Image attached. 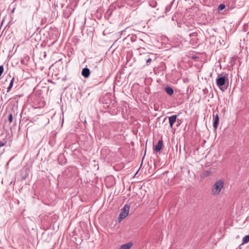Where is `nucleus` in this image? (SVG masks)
Masks as SVG:
<instances>
[{
    "instance_id": "obj_14",
    "label": "nucleus",
    "mask_w": 249,
    "mask_h": 249,
    "mask_svg": "<svg viewBox=\"0 0 249 249\" xmlns=\"http://www.w3.org/2000/svg\"><path fill=\"white\" fill-rule=\"evenodd\" d=\"M225 8V5L224 4H220L218 7V11H221L223 10Z\"/></svg>"
},
{
    "instance_id": "obj_18",
    "label": "nucleus",
    "mask_w": 249,
    "mask_h": 249,
    "mask_svg": "<svg viewBox=\"0 0 249 249\" xmlns=\"http://www.w3.org/2000/svg\"><path fill=\"white\" fill-rule=\"evenodd\" d=\"M203 174L206 177L209 176L211 174V172L209 171H206L204 172Z\"/></svg>"
},
{
    "instance_id": "obj_4",
    "label": "nucleus",
    "mask_w": 249,
    "mask_h": 249,
    "mask_svg": "<svg viewBox=\"0 0 249 249\" xmlns=\"http://www.w3.org/2000/svg\"><path fill=\"white\" fill-rule=\"evenodd\" d=\"M11 18L12 17H4L1 21V24H5L6 26L8 25L12 22Z\"/></svg>"
},
{
    "instance_id": "obj_20",
    "label": "nucleus",
    "mask_w": 249,
    "mask_h": 249,
    "mask_svg": "<svg viewBox=\"0 0 249 249\" xmlns=\"http://www.w3.org/2000/svg\"><path fill=\"white\" fill-rule=\"evenodd\" d=\"M113 9V7L111 6V7H110L107 10V13L109 15L110 14H111V11Z\"/></svg>"
},
{
    "instance_id": "obj_25",
    "label": "nucleus",
    "mask_w": 249,
    "mask_h": 249,
    "mask_svg": "<svg viewBox=\"0 0 249 249\" xmlns=\"http://www.w3.org/2000/svg\"><path fill=\"white\" fill-rule=\"evenodd\" d=\"M207 22H208L207 21V22L206 21V22H203V23H202V24H206Z\"/></svg>"
},
{
    "instance_id": "obj_26",
    "label": "nucleus",
    "mask_w": 249,
    "mask_h": 249,
    "mask_svg": "<svg viewBox=\"0 0 249 249\" xmlns=\"http://www.w3.org/2000/svg\"><path fill=\"white\" fill-rule=\"evenodd\" d=\"M84 22L85 23V21H86V18H84Z\"/></svg>"
},
{
    "instance_id": "obj_13",
    "label": "nucleus",
    "mask_w": 249,
    "mask_h": 249,
    "mask_svg": "<svg viewBox=\"0 0 249 249\" xmlns=\"http://www.w3.org/2000/svg\"><path fill=\"white\" fill-rule=\"evenodd\" d=\"M243 242L241 245L247 243L249 242V235H246L243 238Z\"/></svg>"
},
{
    "instance_id": "obj_3",
    "label": "nucleus",
    "mask_w": 249,
    "mask_h": 249,
    "mask_svg": "<svg viewBox=\"0 0 249 249\" xmlns=\"http://www.w3.org/2000/svg\"><path fill=\"white\" fill-rule=\"evenodd\" d=\"M129 208V205L128 204H125L122 208V211L119 214V219H120V221L127 216L128 214Z\"/></svg>"
},
{
    "instance_id": "obj_5",
    "label": "nucleus",
    "mask_w": 249,
    "mask_h": 249,
    "mask_svg": "<svg viewBox=\"0 0 249 249\" xmlns=\"http://www.w3.org/2000/svg\"><path fill=\"white\" fill-rule=\"evenodd\" d=\"M213 127L215 129H217L218 127V124L219 123V116L217 114L213 115Z\"/></svg>"
},
{
    "instance_id": "obj_10",
    "label": "nucleus",
    "mask_w": 249,
    "mask_h": 249,
    "mask_svg": "<svg viewBox=\"0 0 249 249\" xmlns=\"http://www.w3.org/2000/svg\"><path fill=\"white\" fill-rule=\"evenodd\" d=\"M132 246V244L129 242L127 244L122 245L118 249H130Z\"/></svg>"
},
{
    "instance_id": "obj_24",
    "label": "nucleus",
    "mask_w": 249,
    "mask_h": 249,
    "mask_svg": "<svg viewBox=\"0 0 249 249\" xmlns=\"http://www.w3.org/2000/svg\"><path fill=\"white\" fill-rule=\"evenodd\" d=\"M124 32H125V31H124H124H121V32H120V33H121V35H122V34H123V33Z\"/></svg>"
},
{
    "instance_id": "obj_9",
    "label": "nucleus",
    "mask_w": 249,
    "mask_h": 249,
    "mask_svg": "<svg viewBox=\"0 0 249 249\" xmlns=\"http://www.w3.org/2000/svg\"><path fill=\"white\" fill-rule=\"evenodd\" d=\"M179 17H172V20H176L177 25L179 27H181L184 24V21H180V19L178 18Z\"/></svg>"
},
{
    "instance_id": "obj_7",
    "label": "nucleus",
    "mask_w": 249,
    "mask_h": 249,
    "mask_svg": "<svg viewBox=\"0 0 249 249\" xmlns=\"http://www.w3.org/2000/svg\"><path fill=\"white\" fill-rule=\"evenodd\" d=\"M81 74L85 78H88L90 75V70L88 68L83 69Z\"/></svg>"
},
{
    "instance_id": "obj_21",
    "label": "nucleus",
    "mask_w": 249,
    "mask_h": 249,
    "mask_svg": "<svg viewBox=\"0 0 249 249\" xmlns=\"http://www.w3.org/2000/svg\"><path fill=\"white\" fill-rule=\"evenodd\" d=\"M5 145V143L1 142V141H0V147H2L3 146H4Z\"/></svg>"
},
{
    "instance_id": "obj_15",
    "label": "nucleus",
    "mask_w": 249,
    "mask_h": 249,
    "mask_svg": "<svg viewBox=\"0 0 249 249\" xmlns=\"http://www.w3.org/2000/svg\"><path fill=\"white\" fill-rule=\"evenodd\" d=\"M15 10V8L14 7H12L11 8V6L8 8V11L10 14H12L14 13V11Z\"/></svg>"
},
{
    "instance_id": "obj_22",
    "label": "nucleus",
    "mask_w": 249,
    "mask_h": 249,
    "mask_svg": "<svg viewBox=\"0 0 249 249\" xmlns=\"http://www.w3.org/2000/svg\"><path fill=\"white\" fill-rule=\"evenodd\" d=\"M152 61V59L151 58H148L147 60H146V63L147 64H148L149 63H150Z\"/></svg>"
},
{
    "instance_id": "obj_23",
    "label": "nucleus",
    "mask_w": 249,
    "mask_h": 249,
    "mask_svg": "<svg viewBox=\"0 0 249 249\" xmlns=\"http://www.w3.org/2000/svg\"><path fill=\"white\" fill-rule=\"evenodd\" d=\"M135 36H134V37H131V40H132V41H134L135 40Z\"/></svg>"
},
{
    "instance_id": "obj_8",
    "label": "nucleus",
    "mask_w": 249,
    "mask_h": 249,
    "mask_svg": "<svg viewBox=\"0 0 249 249\" xmlns=\"http://www.w3.org/2000/svg\"><path fill=\"white\" fill-rule=\"evenodd\" d=\"M177 116L174 115L169 117V122L170 126L172 128L174 124L176 122Z\"/></svg>"
},
{
    "instance_id": "obj_6",
    "label": "nucleus",
    "mask_w": 249,
    "mask_h": 249,
    "mask_svg": "<svg viewBox=\"0 0 249 249\" xmlns=\"http://www.w3.org/2000/svg\"><path fill=\"white\" fill-rule=\"evenodd\" d=\"M163 145V141L162 139L158 141L157 145L155 146L154 150L157 152H160L162 148Z\"/></svg>"
},
{
    "instance_id": "obj_16",
    "label": "nucleus",
    "mask_w": 249,
    "mask_h": 249,
    "mask_svg": "<svg viewBox=\"0 0 249 249\" xmlns=\"http://www.w3.org/2000/svg\"><path fill=\"white\" fill-rule=\"evenodd\" d=\"M171 4L168 5L166 7V8L165 9V13L166 14H167V12L170 10L171 8Z\"/></svg>"
},
{
    "instance_id": "obj_19",
    "label": "nucleus",
    "mask_w": 249,
    "mask_h": 249,
    "mask_svg": "<svg viewBox=\"0 0 249 249\" xmlns=\"http://www.w3.org/2000/svg\"><path fill=\"white\" fill-rule=\"evenodd\" d=\"M150 5L153 7H155L157 5V2L155 1H151Z\"/></svg>"
},
{
    "instance_id": "obj_17",
    "label": "nucleus",
    "mask_w": 249,
    "mask_h": 249,
    "mask_svg": "<svg viewBox=\"0 0 249 249\" xmlns=\"http://www.w3.org/2000/svg\"><path fill=\"white\" fill-rule=\"evenodd\" d=\"M8 121L10 123H11L13 121V115L11 113H10L8 115Z\"/></svg>"
},
{
    "instance_id": "obj_11",
    "label": "nucleus",
    "mask_w": 249,
    "mask_h": 249,
    "mask_svg": "<svg viewBox=\"0 0 249 249\" xmlns=\"http://www.w3.org/2000/svg\"><path fill=\"white\" fill-rule=\"evenodd\" d=\"M165 90L166 93L169 95H172L174 93V90L173 88L170 87H166Z\"/></svg>"
},
{
    "instance_id": "obj_1",
    "label": "nucleus",
    "mask_w": 249,
    "mask_h": 249,
    "mask_svg": "<svg viewBox=\"0 0 249 249\" xmlns=\"http://www.w3.org/2000/svg\"><path fill=\"white\" fill-rule=\"evenodd\" d=\"M216 84L221 90L224 91L227 89L229 86L228 74H219L216 79Z\"/></svg>"
},
{
    "instance_id": "obj_12",
    "label": "nucleus",
    "mask_w": 249,
    "mask_h": 249,
    "mask_svg": "<svg viewBox=\"0 0 249 249\" xmlns=\"http://www.w3.org/2000/svg\"><path fill=\"white\" fill-rule=\"evenodd\" d=\"M14 80H15V78H14V77H13L11 78V79L10 80V82L9 85L7 88V92H9L10 91V90L12 88V87L13 86V83H14Z\"/></svg>"
},
{
    "instance_id": "obj_2",
    "label": "nucleus",
    "mask_w": 249,
    "mask_h": 249,
    "mask_svg": "<svg viewBox=\"0 0 249 249\" xmlns=\"http://www.w3.org/2000/svg\"><path fill=\"white\" fill-rule=\"evenodd\" d=\"M224 180L223 179H220L215 181L212 188V193L214 195L219 194L222 189L224 187Z\"/></svg>"
}]
</instances>
